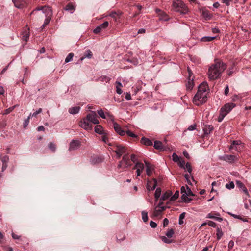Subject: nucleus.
<instances>
[{"label":"nucleus","instance_id":"1","mask_svg":"<svg viewBox=\"0 0 251 251\" xmlns=\"http://www.w3.org/2000/svg\"><path fill=\"white\" fill-rule=\"evenodd\" d=\"M207 82H202L198 87V90L197 94L193 98V102L197 105L204 103L207 100V90L208 89Z\"/></svg>","mask_w":251,"mask_h":251},{"label":"nucleus","instance_id":"2","mask_svg":"<svg viewBox=\"0 0 251 251\" xmlns=\"http://www.w3.org/2000/svg\"><path fill=\"white\" fill-rule=\"evenodd\" d=\"M226 68V63L223 62H215V63L209 67L208 71V78L210 80H215L219 78L221 73Z\"/></svg>","mask_w":251,"mask_h":251},{"label":"nucleus","instance_id":"3","mask_svg":"<svg viewBox=\"0 0 251 251\" xmlns=\"http://www.w3.org/2000/svg\"><path fill=\"white\" fill-rule=\"evenodd\" d=\"M236 105L235 103H227L225 104L224 106L222 107L220 110L219 115L218 117V122H222L227 113H229V112L232 110L233 107H236Z\"/></svg>","mask_w":251,"mask_h":251},{"label":"nucleus","instance_id":"4","mask_svg":"<svg viewBox=\"0 0 251 251\" xmlns=\"http://www.w3.org/2000/svg\"><path fill=\"white\" fill-rule=\"evenodd\" d=\"M172 6L173 9L180 12L182 14H185L188 12V8L186 6L184 3L181 0H174Z\"/></svg>","mask_w":251,"mask_h":251},{"label":"nucleus","instance_id":"5","mask_svg":"<svg viewBox=\"0 0 251 251\" xmlns=\"http://www.w3.org/2000/svg\"><path fill=\"white\" fill-rule=\"evenodd\" d=\"M186 193L183 195L181 196V199L184 202L189 203L190 202L192 199V198H189L188 196H194V194H193L191 189H190L188 186H186Z\"/></svg>","mask_w":251,"mask_h":251},{"label":"nucleus","instance_id":"6","mask_svg":"<svg viewBox=\"0 0 251 251\" xmlns=\"http://www.w3.org/2000/svg\"><path fill=\"white\" fill-rule=\"evenodd\" d=\"M82 143L79 140L73 139L69 144V150L70 151L73 150H77V149L80 147Z\"/></svg>","mask_w":251,"mask_h":251},{"label":"nucleus","instance_id":"7","mask_svg":"<svg viewBox=\"0 0 251 251\" xmlns=\"http://www.w3.org/2000/svg\"><path fill=\"white\" fill-rule=\"evenodd\" d=\"M86 119L91 123L99 124V121L98 119V115L96 111H91L90 114H87Z\"/></svg>","mask_w":251,"mask_h":251},{"label":"nucleus","instance_id":"8","mask_svg":"<svg viewBox=\"0 0 251 251\" xmlns=\"http://www.w3.org/2000/svg\"><path fill=\"white\" fill-rule=\"evenodd\" d=\"M219 159H220V160L226 161L230 163H232V162L237 160L238 157L237 156L232 155V154H224L223 156L219 157Z\"/></svg>","mask_w":251,"mask_h":251},{"label":"nucleus","instance_id":"9","mask_svg":"<svg viewBox=\"0 0 251 251\" xmlns=\"http://www.w3.org/2000/svg\"><path fill=\"white\" fill-rule=\"evenodd\" d=\"M112 121L113 123V128L115 132L118 133L120 135H124L125 133V131L122 128V127L118 124L117 123L114 122L113 119H112Z\"/></svg>","mask_w":251,"mask_h":251},{"label":"nucleus","instance_id":"10","mask_svg":"<svg viewBox=\"0 0 251 251\" xmlns=\"http://www.w3.org/2000/svg\"><path fill=\"white\" fill-rule=\"evenodd\" d=\"M109 25V23L108 21H105L103 23H102L101 25H100L99 26H97L95 28V29H94L93 32L95 34L99 33L101 30V29H106V28L107 27V26Z\"/></svg>","mask_w":251,"mask_h":251},{"label":"nucleus","instance_id":"11","mask_svg":"<svg viewBox=\"0 0 251 251\" xmlns=\"http://www.w3.org/2000/svg\"><path fill=\"white\" fill-rule=\"evenodd\" d=\"M79 126L85 129H92V126L91 124H90L89 121H87V117L81 120Z\"/></svg>","mask_w":251,"mask_h":251},{"label":"nucleus","instance_id":"12","mask_svg":"<svg viewBox=\"0 0 251 251\" xmlns=\"http://www.w3.org/2000/svg\"><path fill=\"white\" fill-rule=\"evenodd\" d=\"M104 160V158L102 156H93L91 157L90 163L92 164L100 163Z\"/></svg>","mask_w":251,"mask_h":251},{"label":"nucleus","instance_id":"13","mask_svg":"<svg viewBox=\"0 0 251 251\" xmlns=\"http://www.w3.org/2000/svg\"><path fill=\"white\" fill-rule=\"evenodd\" d=\"M153 147H154L155 149H158L161 151L166 150V147H164V146L163 145L161 141H155L154 142Z\"/></svg>","mask_w":251,"mask_h":251},{"label":"nucleus","instance_id":"14","mask_svg":"<svg viewBox=\"0 0 251 251\" xmlns=\"http://www.w3.org/2000/svg\"><path fill=\"white\" fill-rule=\"evenodd\" d=\"M236 183L237 187L239 188V189H241L246 195H247L248 196L249 195L248 189L247 188V187H245V186L244 185L243 183L242 182V181H236Z\"/></svg>","mask_w":251,"mask_h":251},{"label":"nucleus","instance_id":"15","mask_svg":"<svg viewBox=\"0 0 251 251\" xmlns=\"http://www.w3.org/2000/svg\"><path fill=\"white\" fill-rule=\"evenodd\" d=\"M153 185L151 187V182L148 181L147 183V188L148 191H152V190H154L156 188L157 186V180L156 178H153Z\"/></svg>","mask_w":251,"mask_h":251},{"label":"nucleus","instance_id":"16","mask_svg":"<svg viewBox=\"0 0 251 251\" xmlns=\"http://www.w3.org/2000/svg\"><path fill=\"white\" fill-rule=\"evenodd\" d=\"M15 6L17 8H21L25 4V0H12Z\"/></svg>","mask_w":251,"mask_h":251},{"label":"nucleus","instance_id":"17","mask_svg":"<svg viewBox=\"0 0 251 251\" xmlns=\"http://www.w3.org/2000/svg\"><path fill=\"white\" fill-rule=\"evenodd\" d=\"M194 86V77L188 78V82L186 84V88L188 90H192Z\"/></svg>","mask_w":251,"mask_h":251},{"label":"nucleus","instance_id":"18","mask_svg":"<svg viewBox=\"0 0 251 251\" xmlns=\"http://www.w3.org/2000/svg\"><path fill=\"white\" fill-rule=\"evenodd\" d=\"M203 130L205 135H208L211 131L213 130V127L210 125H205L203 128Z\"/></svg>","mask_w":251,"mask_h":251},{"label":"nucleus","instance_id":"19","mask_svg":"<svg viewBox=\"0 0 251 251\" xmlns=\"http://www.w3.org/2000/svg\"><path fill=\"white\" fill-rule=\"evenodd\" d=\"M96 126L95 127V131L100 135H103L104 134L105 131L100 125L96 124Z\"/></svg>","mask_w":251,"mask_h":251},{"label":"nucleus","instance_id":"20","mask_svg":"<svg viewBox=\"0 0 251 251\" xmlns=\"http://www.w3.org/2000/svg\"><path fill=\"white\" fill-rule=\"evenodd\" d=\"M157 207H156L155 209H154L153 212V215L154 216H160V215L161 214L162 211L166 209V207H160L158 208V209H157Z\"/></svg>","mask_w":251,"mask_h":251},{"label":"nucleus","instance_id":"21","mask_svg":"<svg viewBox=\"0 0 251 251\" xmlns=\"http://www.w3.org/2000/svg\"><path fill=\"white\" fill-rule=\"evenodd\" d=\"M140 142L146 146H151V145H152V141L149 139V138H146V137H143L140 140Z\"/></svg>","mask_w":251,"mask_h":251},{"label":"nucleus","instance_id":"22","mask_svg":"<svg viewBox=\"0 0 251 251\" xmlns=\"http://www.w3.org/2000/svg\"><path fill=\"white\" fill-rule=\"evenodd\" d=\"M122 161H123L126 165L125 167H130V166L132 165V164L130 162V159L127 154H125V155L123 156Z\"/></svg>","mask_w":251,"mask_h":251},{"label":"nucleus","instance_id":"23","mask_svg":"<svg viewBox=\"0 0 251 251\" xmlns=\"http://www.w3.org/2000/svg\"><path fill=\"white\" fill-rule=\"evenodd\" d=\"M172 195V192L170 191V190H168L162 195L160 200L161 201H162V200H167V199L169 198V197L170 199Z\"/></svg>","mask_w":251,"mask_h":251},{"label":"nucleus","instance_id":"24","mask_svg":"<svg viewBox=\"0 0 251 251\" xmlns=\"http://www.w3.org/2000/svg\"><path fill=\"white\" fill-rule=\"evenodd\" d=\"M80 110V106H74V107H71V108H70L69 109L68 111L71 114H76V113H79Z\"/></svg>","mask_w":251,"mask_h":251},{"label":"nucleus","instance_id":"25","mask_svg":"<svg viewBox=\"0 0 251 251\" xmlns=\"http://www.w3.org/2000/svg\"><path fill=\"white\" fill-rule=\"evenodd\" d=\"M145 163L146 167V172L148 176H151L152 169V166L151 164L148 163L147 161L145 160Z\"/></svg>","mask_w":251,"mask_h":251},{"label":"nucleus","instance_id":"26","mask_svg":"<svg viewBox=\"0 0 251 251\" xmlns=\"http://www.w3.org/2000/svg\"><path fill=\"white\" fill-rule=\"evenodd\" d=\"M29 31L28 29H26L22 32V39L24 41H27L29 39Z\"/></svg>","mask_w":251,"mask_h":251},{"label":"nucleus","instance_id":"27","mask_svg":"<svg viewBox=\"0 0 251 251\" xmlns=\"http://www.w3.org/2000/svg\"><path fill=\"white\" fill-rule=\"evenodd\" d=\"M115 148L117 149V151L119 152L121 156L123 153H125L127 150L125 147L122 145H118V144L115 146Z\"/></svg>","mask_w":251,"mask_h":251},{"label":"nucleus","instance_id":"28","mask_svg":"<svg viewBox=\"0 0 251 251\" xmlns=\"http://www.w3.org/2000/svg\"><path fill=\"white\" fill-rule=\"evenodd\" d=\"M93 56V53L90 50H86L83 56L80 58L81 60H83V59H85V58H88L89 59H91Z\"/></svg>","mask_w":251,"mask_h":251},{"label":"nucleus","instance_id":"29","mask_svg":"<svg viewBox=\"0 0 251 251\" xmlns=\"http://www.w3.org/2000/svg\"><path fill=\"white\" fill-rule=\"evenodd\" d=\"M216 36H203L200 39L202 42H207V41H211L216 38Z\"/></svg>","mask_w":251,"mask_h":251},{"label":"nucleus","instance_id":"30","mask_svg":"<svg viewBox=\"0 0 251 251\" xmlns=\"http://www.w3.org/2000/svg\"><path fill=\"white\" fill-rule=\"evenodd\" d=\"M116 83L117 84L116 92L118 94L120 95V94H122L123 92L122 90L121 89V87H122L123 85L121 82H120V81H116Z\"/></svg>","mask_w":251,"mask_h":251},{"label":"nucleus","instance_id":"31","mask_svg":"<svg viewBox=\"0 0 251 251\" xmlns=\"http://www.w3.org/2000/svg\"><path fill=\"white\" fill-rule=\"evenodd\" d=\"M216 231L217 239V240H220V239H221L223 235V232L222 229H221L220 227H218V226H217L216 228Z\"/></svg>","mask_w":251,"mask_h":251},{"label":"nucleus","instance_id":"32","mask_svg":"<svg viewBox=\"0 0 251 251\" xmlns=\"http://www.w3.org/2000/svg\"><path fill=\"white\" fill-rule=\"evenodd\" d=\"M161 195V189L160 187H158L156 189V191L154 193V198L156 200H158Z\"/></svg>","mask_w":251,"mask_h":251},{"label":"nucleus","instance_id":"33","mask_svg":"<svg viewBox=\"0 0 251 251\" xmlns=\"http://www.w3.org/2000/svg\"><path fill=\"white\" fill-rule=\"evenodd\" d=\"M65 9L66 11H69L70 13H73L75 10V8L72 3H68V4L66 5L65 6Z\"/></svg>","mask_w":251,"mask_h":251},{"label":"nucleus","instance_id":"34","mask_svg":"<svg viewBox=\"0 0 251 251\" xmlns=\"http://www.w3.org/2000/svg\"><path fill=\"white\" fill-rule=\"evenodd\" d=\"M74 56V53L71 52L69 53V54H68L67 57L65 58V62L66 63H67V62H71V61L72 60L73 57Z\"/></svg>","mask_w":251,"mask_h":251},{"label":"nucleus","instance_id":"35","mask_svg":"<svg viewBox=\"0 0 251 251\" xmlns=\"http://www.w3.org/2000/svg\"><path fill=\"white\" fill-rule=\"evenodd\" d=\"M186 213L183 212L179 215V220H178V224L181 225V224H183L184 223L183 219H184L185 217Z\"/></svg>","mask_w":251,"mask_h":251},{"label":"nucleus","instance_id":"36","mask_svg":"<svg viewBox=\"0 0 251 251\" xmlns=\"http://www.w3.org/2000/svg\"><path fill=\"white\" fill-rule=\"evenodd\" d=\"M135 167H138L142 173L145 167L143 163H140V162H137V163H136L135 165H134L133 167V169H135Z\"/></svg>","mask_w":251,"mask_h":251},{"label":"nucleus","instance_id":"37","mask_svg":"<svg viewBox=\"0 0 251 251\" xmlns=\"http://www.w3.org/2000/svg\"><path fill=\"white\" fill-rule=\"evenodd\" d=\"M142 218L143 221H144V222H147L148 220V212L146 211H142Z\"/></svg>","mask_w":251,"mask_h":251},{"label":"nucleus","instance_id":"38","mask_svg":"<svg viewBox=\"0 0 251 251\" xmlns=\"http://www.w3.org/2000/svg\"><path fill=\"white\" fill-rule=\"evenodd\" d=\"M48 147L52 152L55 151L56 146L55 144H54V143H49V144H48Z\"/></svg>","mask_w":251,"mask_h":251},{"label":"nucleus","instance_id":"39","mask_svg":"<svg viewBox=\"0 0 251 251\" xmlns=\"http://www.w3.org/2000/svg\"><path fill=\"white\" fill-rule=\"evenodd\" d=\"M179 195V192L178 190H176L175 194L173 195H172L170 200L171 201H174V200H176L177 198H178Z\"/></svg>","mask_w":251,"mask_h":251},{"label":"nucleus","instance_id":"40","mask_svg":"<svg viewBox=\"0 0 251 251\" xmlns=\"http://www.w3.org/2000/svg\"><path fill=\"white\" fill-rule=\"evenodd\" d=\"M31 117V114H30V115L28 116L27 118L24 120L23 122V126L24 128H26L27 126L28 125Z\"/></svg>","mask_w":251,"mask_h":251},{"label":"nucleus","instance_id":"41","mask_svg":"<svg viewBox=\"0 0 251 251\" xmlns=\"http://www.w3.org/2000/svg\"><path fill=\"white\" fill-rule=\"evenodd\" d=\"M172 160L175 161V162H179L180 157L179 156L177 155L176 153H173L172 154Z\"/></svg>","mask_w":251,"mask_h":251},{"label":"nucleus","instance_id":"42","mask_svg":"<svg viewBox=\"0 0 251 251\" xmlns=\"http://www.w3.org/2000/svg\"><path fill=\"white\" fill-rule=\"evenodd\" d=\"M241 141L240 140H237V141H233L232 144L230 145V149H232V148L235 147V146H238V145H240L241 144Z\"/></svg>","mask_w":251,"mask_h":251},{"label":"nucleus","instance_id":"43","mask_svg":"<svg viewBox=\"0 0 251 251\" xmlns=\"http://www.w3.org/2000/svg\"><path fill=\"white\" fill-rule=\"evenodd\" d=\"M126 133L127 135L129 136L130 137H134V138L138 139V136L137 135L135 134L134 132L130 131V130H126Z\"/></svg>","mask_w":251,"mask_h":251},{"label":"nucleus","instance_id":"44","mask_svg":"<svg viewBox=\"0 0 251 251\" xmlns=\"http://www.w3.org/2000/svg\"><path fill=\"white\" fill-rule=\"evenodd\" d=\"M225 186L228 189H231L234 188L235 184L233 181H231L229 184H226Z\"/></svg>","mask_w":251,"mask_h":251},{"label":"nucleus","instance_id":"45","mask_svg":"<svg viewBox=\"0 0 251 251\" xmlns=\"http://www.w3.org/2000/svg\"><path fill=\"white\" fill-rule=\"evenodd\" d=\"M229 214L231 215V216H233V217H234L235 218H239V219H241V220L243 221H248V220L247 219H244V218L241 217L240 215H237V214H231V213H229Z\"/></svg>","mask_w":251,"mask_h":251},{"label":"nucleus","instance_id":"46","mask_svg":"<svg viewBox=\"0 0 251 251\" xmlns=\"http://www.w3.org/2000/svg\"><path fill=\"white\" fill-rule=\"evenodd\" d=\"M174 233V230L173 229H170L168 230L167 232H166V235L168 237H172Z\"/></svg>","mask_w":251,"mask_h":251},{"label":"nucleus","instance_id":"47","mask_svg":"<svg viewBox=\"0 0 251 251\" xmlns=\"http://www.w3.org/2000/svg\"><path fill=\"white\" fill-rule=\"evenodd\" d=\"M99 80H101V81L108 82L110 80V78L108 77V76H106V75H101L99 78Z\"/></svg>","mask_w":251,"mask_h":251},{"label":"nucleus","instance_id":"48","mask_svg":"<svg viewBox=\"0 0 251 251\" xmlns=\"http://www.w3.org/2000/svg\"><path fill=\"white\" fill-rule=\"evenodd\" d=\"M15 107H16V106H11L8 108H7L4 110L3 114H8V113H10V112L14 110Z\"/></svg>","mask_w":251,"mask_h":251},{"label":"nucleus","instance_id":"49","mask_svg":"<svg viewBox=\"0 0 251 251\" xmlns=\"http://www.w3.org/2000/svg\"><path fill=\"white\" fill-rule=\"evenodd\" d=\"M98 113L102 119H106V115L102 109L98 110Z\"/></svg>","mask_w":251,"mask_h":251},{"label":"nucleus","instance_id":"50","mask_svg":"<svg viewBox=\"0 0 251 251\" xmlns=\"http://www.w3.org/2000/svg\"><path fill=\"white\" fill-rule=\"evenodd\" d=\"M185 168L187 169V171L189 173H191L192 172V168L190 163H187L185 165Z\"/></svg>","mask_w":251,"mask_h":251},{"label":"nucleus","instance_id":"51","mask_svg":"<svg viewBox=\"0 0 251 251\" xmlns=\"http://www.w3.org/2000/svg\"><path fill=\"white\" fill-rule=\"evenodd\" d=\"M178 165L182 168L185 169V161L184 160H180L178 161Z\"/></svg>","mask_w":251,"mask_h":251},{"label":"nucleus","instance_id":"52","mask_svg":"<svg viewBox=\"0 0 251 251\" xmlns=\"http://www.w3.org/2000/svg\"><path fill=\"white\" fill-rule=\"evenodd\" d=\"M9 160V157H8V156H7V155L4 156L1 158V161L3 163L7 164Z\"/></svg>","mask_w":251,"mask_h":251},{"label":"nucleus","instance_id":"53","mask_svg":"<svg viewBox=\"0 0 251 251\" xmlns=\"http://www.w3.org/2000/svg\"><path fill=\"white\" fill-rule=\"evenodd\" d=\"M161 239L164 243H170L172 242V240L168 239V238H166L165 236H162Z\"/></svg>","mask_w":251,"mask_h":251},{"label":"nucleus","instance_id":"54","mask_svg":"<svg viewBox=\"0 0 251 251\" xmlns=\"http://www.w3.org/2000/svg\"><path fill=\"white\" fill-rule=\"evenodd\" d=\"M184 177L187 181L188 184L192 185V183L190 180V175L189 174H186L184 175Z\"/></svg>","mask_w":251,"mask_h":251},{"label":"nucleus","instance_id":"55","mask_svg":"<svg viewBox=\"0 0 251 251\" xmlns=\"http://www.w3.org/2000/svg\"><path fill=\"white\" fill-rule=\"evenodd\" d=\"M42 108H40L38 109V110L35 111V112L33 113L32 114H31V116H36L38 114H39V113H42Z\"/></svg>","mask_w":251,"mask_h":251},{"label":"nucleus","instance_id":"56","mask_svg":"<svg viewBox=\"0 0 251 251\" xmlns=\"http://www.w3.org/2000/svg\"><path fill=\"white\" fill-rule=\"evenodd\" d=\"M50 18H47L45 19L44 24L42 25V27H45L46 25H48L49 23H50Z\"/></svg>","mask_w":251,"mask_h":251},{"label":"nucleus","instance_id":"57","mask_svg":"<svg viewBox=\"0 0 251 251\" xmlns=\"http://www.w3.org/2000/svg\"><path fill=\"white\" fill-rule=\"evenodd\" d=\"M218 216H220L219 213H215V220L218 221H223V218L219 217Z\"/></svg>","mask_w":251,"mask_h":251},{"label":"nucleus","instance_id":"58","mask_svg":"<svg viewBox=\"0 0 251 251\" xmlns=\"http://www.w3.org/2000/svg\"><path fill=\"white\" fill-rule=\"evenodd\" d=\"M119 15V14L117 13L116 12H111L109 14V16L112 17V18H114L115 19H116L117 17Z\"/></svg>","mask_w":251,"mask_h":251},{"label":"nucleus","instance_id":"59","mask_svg":"<svg viewBox=\"0 0 251 251\" xmlns=\"http://www.w3.org/2000/svg\"><path fill=\"white\" fill-rule=\"evenodd\" d=\"M101 140L102 141H103L105 143H107L108 141V138L106 136V135H105V133L102 135L101 136Z\"/></svg>","mask_w":251,"mask_h":251},{"label":"nucleus","instance_id":"60","mask_svg":"<svg viewBox=\"0 0 251 251\" xmlns=\"http://www.w3.org/2000/svg\"><path fill=\"white\" fill-rule=\"evenodd\" d=\"M196 127L197 126L196 124L191 125V126H189L188 130L193 131L194 130V129H196Z\"/></svg>","mask_w":251,"mask_h":251},{"label":"nucleus","instance_id":"61","mask_svg":"<svg viewBox=\"0 0 251 251\" xmlns=\"http://www.w3.org/2000/svg\"><path fill=\"white\" fill-rule=\"evenodd\" d=\"M169 223V221L167 218H165L163 220V225L164 227L166 226Z\"/></svg>","mask_w":251,"mask_h":251},{"label":"nucleus","instance_id":"62","mask_svg":"<svg viewBox=\"0 0 251 251\" xmlns=\"http://www.w3.org/2000/svg\"><path fill=\"white\" fill-rule=\"evenodd\" d=\"M208 225L212 227H216V224L214 222H213V221H208L207 222Z\"/></svg>","mask_w":251,"mask_h":251},{"label":"nucleus","instance_id":"63","mask_svg":"<svg viewBox=\"0 0 251 251\" xmlns=\"http://www.w3.org/2000/svg\"><path fill=\"white\" fill-rule=\"evenodd\" d=\"M125 99L126 100H130L132 99L131 94L130 93H126L125 95Z\"/></svg>","mask_w":251,"mask_h":251},{"label":"nucleus","instance_id":"64","mask_svg":"<svg viewBox=\"0 0 251 251\" xmlns=\"http://www.w3.org/2000/svg\"><path fill=\"white\" fill-rule=\"evenodd\" d=\"M234 246V242L233 241H230L228 244V247L229 249H231Z\"/></svg>","mask_w":251,"mask_h":251}]
</instances>
